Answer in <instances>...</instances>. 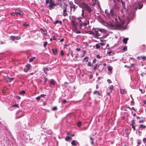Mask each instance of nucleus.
Listing matches in <instances>:
<instances>
[{"label": "nucleus", "instance_id": "052dcab7", "mask_svg": "<svg viewBox=\"0 0 146 146\" xmlns=\"http://www.w3.org/2000/svg\"><path fill=\"white\" fill-rule=\"evenodd\" d=\"M52 39L53 40H56L55 36H52Z\"/></svg>", "mask_w": 146, "mask_h": 146}, {"label": "nucleus", "instance_id": "864d4df0", "mask_svg": "<svg viewBox=\"0 0 146 146\" xmlns=\"http://www.w3.org/2000/svg\"><path fill=\"white\" fill-rule=\"evenodd\" d=\"M96 57L98 59H100L101 57H100V56L99 54H97L96 55Z\"/></svg>", "mask_w": 146, "mask_h": 146}, {"label": "nucleus", "instance_id": "ea45409f", "mask_svg": "<svg viewBox=\"0 0 146 146\" xmlns=\"http://www.w3.org/2000/svg\"><path fill=\"white\" fill-rule=\"evenodd\" d=\"M96 48L97 49H99L100 47V46L98 44H96Z\"/></svg>", "mask_w": 146, "mask_h": 146}, {"label": "nucleus", "instance_id": "6e6552de", "mask_svg": "<svg viewBox=\"0 0 146 146\" xmlns=\"http://www.w3.org/2000/svg\"><path fill=\"white\" fill-rule=\"evenodd\" d=\"M19 114H21L20 116L16 117H15V119H19L23 116V113L22 111L21 110H18L16 113L17 115H18Z\"/></svg>", "mask_w": 146, "mask_h": 146}, {"label": "nucleus", "instance_id": "473e14b6", "mask_svg": "<svg viewBox=\"0 0 146 146\" xmlns=\"http://www.w3.org/2000/svg\"><path fill=\"white\" fill-rule=\"evenodd\" d=\"M88 66H89L92 67L93 66V65L90 62H89L88 63Z\"/></svg>", "mask_w": 146, "mask_h": 146}, {"label": "nucleus", "instance_id": "4d7b16f0", "mask_svg": "<svg viewBox=\"0 0 146 146\" xmlns=\"http://www.w3.org/2000/svg\"><path fill=\"white\" fill-rule=\"evenodd\" d=\"M143 141L144 143H146V138H143Z\"/></svg>", "mask_w": 146, "mask_h": 146}, {"label": "nucleus", "instance_id": "dca6fc26", "mask_svg": "<svg viewBox=\"0 0 146 146\" xmlns=\"http://www.w3.org/2000/svg\"><path fill=\"white\" fill-rule=\"evenodd\" d=\"M73 28L74 29V32L78 34H80L81 33V32L80 31H79L77 30V27H73Z\"/></svg>", "mask_w": 146, "mask_h": 146}, {"label": "nucleus", "instance_id": "bf43d9fd", "mask_svg": "<svg viewBox=\"0 0 146 146\" xmlns=\"http://www.w3.org/2000/svg\"><path fill=\"white\" fill-rule=\"evenodd\" d=\"M135 65V64H132L131 65V66H130V68H131L132 67L134 66Z\"/></svg>", "mask_w": 146, "mask_h": 146}, {"label": "nucleus", "instance_id": "a211bd4d", "mask_svg": "<svg viewBox=\"0 0 146 146\" xmlns=\"http://www.w3.org/2000/svg\"><path fill=\"white\" fill-rule=\"evenodd\" d=\"M71 144L72 145L74 146H76L77 145L76 141L75 140H73L72 141Z\"/></svg>", "mask_w": 146, "mask_h": 146}, {"label": "nucleus", "instance_id": "2eb2a0df", "mask_svg": "<svg viewBox=\"0 0 146 146\" xmlns=\"http://www.w3.org/2000/svg\"><path fill=\"white\" fill-rule=\"evenodd\" d=\"M120 93L122 94H125L126 93V91L124 89H120Z\"/></svg>", "mask_w": 146, "mask_h": 146}, {"label": "nucleus", "instance_id": "20e7f679", "mask_svg": "<svg viewBox=\"0 0 146 146\" xmlns=\"http://www.w3.org/2000/svg\"><path fill=\"white\" fill-rule=\"evenodd\" d=\"M125 22L123 20L119 22V23H117L115 25V29L118 30H121L123 27Z\"/></svg>", "mask_w": 146, "mask_h": 146}, {"label": "nucleus", "instance_id": "39448f33", "mask_svg": "<svg viewBox=\"0 0 146 146\" xmlns=\"http://www.w3.org/2000/svg\"><path fill=\"white\" fill-rule=\"evenodd\" d=\"M68 5H66L65 3H64V5L63 6L64 10L63 11V15L64 17H66L68 16V13H67V8Z\"/></svg>", "mask_w": 146, "mask_h": 146}, {"label": "nucleus", "instance_id": "5fc2aeb1", "mask_svg": "<svg viewBox=\"0 0 146 146\" xmlns=\"http://www.w3.org/2000/svg\"><path fill=\"white\" fill-rule=\"evenodd\" d=\"M13 107H17L18 108H19V106L17 104H15L13 105Z\"/></svg>", "mask_w": 146, "mask_h": 146}, {"label": "nucleus", "instance_id": "c85d7f7f", "mask_svg": "<svg viewBox=\"0 0 146 146\" xmlns=\"http://www.w3.org/2000/svg\"><path fill=\"white\" fill-rule=\"evenodd\" d=\"M109 89L111 91V92L113 90V85H110L109 86Z\"/></svg>", "mask_w": 146, "mask_h": 146}, {"label": "nucleus", "instance_id": "49530a36", "mask_svg": "<svg viewBox=\"0 0 146 146\" xmlns=\"http://www.w3.org/2000/svg\"><path fill=\"white\" fill-rule=\"evenodd\" d=\"M131 126H132V128L133 129V131H135L136 130V129H135V127L134 125H131Z\"/></svg>", "mask_w": 146, "mask_h": 146}, {"label": "nucleus", "instance_id": "4c0bfd02", "mask_svg": "<svg viewBox=\"0 0 146 146\" xmlns=\"http://www.w3.org/2000/svg\"><path fill=\"white\" fill-rule=\"evenodd\" d=\"M25 91L24 90L20 92V94L21 95L24 94H25Z\"/></svg>", "mask_w": 146, "mask_h": 146}, {"label": "nucleus", "instance_id": "0e129e2a", "mask_svg": "<svg viewBox=\"0 0 146 146\" xmlns=\"http://www.w3.org/2000/svg\"><path fill=\"white\" fill-rule=\"evenodd\" d=\"M124 67H125V68H130V66H128L127 65H125V66H124Z\"/></svg>", "mask_w": 146, "mask_h": 146}, {"label": "nucleus", "instance_id": "f257e3e1", "mask_svg": "<svg viewBox=\"0 0 146 146\" xmlns=\"http://www.w3.org/2000/svg\"><path fill=\"white\" fill-rule=\"evenodd\" d=\"M45 3L46 4L49 3L48 5L49 9L50 10H52L54 9V7L56 6L57 4L54 3V1L52 0H46Z\"/></svg>", "mask_w": 146, "mask_h": 146}, {"label": "nucleus", "instance_id": "37998d69", "mask_svg": "<svg viewBox=\"0 0 146 146\" xmlns=\"http://www.w3.org/2000/svg\"><path fill=\"white\" fill-rule=\"evenodd\" d=\"M64 53L63 50H61L60 51V54L61 56H63L64 55Z\"/></svg>", "mask_w": 146, "mask_h": 146}, {"label": "nucleus", "instance_id": "680f3d73", "mask_svg": "<svg viewBox=\"0 0 146 146\" xmlns=\"http://www.w3.org/2000/svg\"><path fill=\"white\" fill-rule=\"evenodd\" d=\"M139 9H141L142 7H143V6L142 5H141L140 4H139Z\"/></svg>", "mask_w": 146, "mask_h": 146}, {"label": "nucleus", "instance_id": "4be33fe9", "mask_svg": "<svg viewBox=\"0 0 146 146\" xmlns=\"http://www.w3.org/2000/svg\"><path fill=\"white\" fill-rule=\"evenodd\" d=\"M55 82L53 79H51L50 80V83L51 84L54 85Z\"/></svg>", "mask_w": 146, "mask_h": 146}, {"label": "nucleus", "instance_id": "f704fd0d", "mask_svg": "<svg viewBox=\"0 0 146 146\" xmlns=\"http://www.w3.org/2000/svg\"><path fill=\"white\" fill-rule=\"evenodd\" d=\"M108 70L110 72L112 70V68L110 66H108Z\"/></svg>", "mask_w": 146, "mask_h": 146}, {"label": "nucleus", "instance_id": "0eeeda50", "mask_svg": "<svg viewBox=\"0 0 146 146\" xmlns=\"http://www.w3.org/2000/svg\"><path fill=\"white\" fill-rule=\"evenodd\" d=\"M114 17L115 22L116 23H119V22L122 21L118 15H115Z\"/></svg>", "mask_w": 146, "mask_h": 146}, {"label": "nucleus", "instance_id": "c03bdc74", "mask_svg": "<svg viewBox=\"0 0 146 146\" xmlns=\"http://www.w3.org/2000/svg\"><path fill=\"white\" fill-rule=\"evenodd\" d=\"M145 121V120H139V123H143L144 121Z\"/></svg>", "mask_w": 146, "mask_h": 146}, {"label": "nucleus", "instance_id": "bb28decb", "mask_svg": "<svg viewBox=\"0 0 146 146\" xmlns=\"http://www.w3.org/2000/svg\"><path fill=\"white\" fill-rule=\"evenodd\" d=\"M141 58L143 59V60H145L146 59V57L145 56H141V57H138L137 58V59H140V58Z\"/></svg>", "mask_w": 146, "mask_h": 146}, {"label": "nucleus", "instance_id": "58836bf2", "mask_svg": "<svg viewBox=\"0 0 146 146\" xmlns=\"http://www.w3.org/2000/svg\"><path fill=\"white\" fill-rule=\"evenodd\" d=\"M70 52L71 55L72 56V57H73L74 56V54H73V51H72V50H71V51H70Z\"/></svg>", "mask_w": 146, "mask_h": 146}, {"label": "nucleus", "instance_id": "b1692460", "mask_svg": "<svg viewBox=\"0 0 146 146\" xmlns=\"http://www.w3.org/2000/svg\"><path fill=\"white\" fill-rule=\"evenodd\" d=\"M15 13H16V16H17V15L18 14L19 15H21L23 16L24 14L23 13V12H15Z\"/></svg>", "mask_w": 146, "mask_h": 146}, {"label": "nucleus", "instance_id": "79ce46f5", "mask_svg": "<svg viewBox=\"0 0 146 146\" xmlns=\"http://www.w3.org/2000/svg\"><path fill=\"white\" fill-rule=\"evenodd\" d=\"M47 44V42H44V44H43V46L44 47H45Z\"/></svg>", "mask_w": 146, "mask_h": 146}, {"label": "nucleus", "instance_id": "a18cd8bd", "mask_svg": "<svg viewBox=\"0 0 146 146\" xmlns=\"http://www.w3.org/2000/svg\"><path fill=\"white\" fill-rule=\"evenodd\" d=\"M57 110V108L56 106L53 107L52 109V110L53 111L56 110Z\"/></svg>", "mask_w": 146, "mask_h": 146}, {"label": "nucleus", "instance_id": "de8ad7c7", "mask_svg": "<svg viewBox=\"0 0 146 146\" xmlns=\"http://www.w3.org/2000/svg\"><path fill=\"white\" fill-rule=\"evenodd\" d=\"M107 81L109 83V84H110L112 83L110 79H107Z\"/></svg>", "mask_w": 146, "mask_h": 146}, {"label": "nucleus", "instance_id": "6ab92c4d", "mask_svg": "<svg viewBox=\"0 0 146 146\" xmlns=\"http://www.w3.org/2000/svg\"><path fill=\"white\" fill-rule=\"evenodd\" d=\"M93 93V94L94 95L96 94H97V95L98 96L101 95V94H100V93L97 90H95L94 92Z\"/></svg>", "mask_w": 146, "mask_h": 146}, {"label": "nucleus", "instance_id": "774afa93", "mask_svg": "<svg viewBox=\"0 0 146 146\" xmlns=\"http://www.w3.org/2000/svg\"><path fill=\"white\" fill-rule=\"evenodd\" d=\"M64 40V39L63 38H62L60 40V41L61 42H63Z\"/></svg>", "mask_w": 146, "mask_h": 146}, {"label": "nucleus", "instance_id": "603ef678", "mask_svg": "<svg viewBox=\"0 0 146 146\" xmlns=\"http://www.w3.org/2000/svg\"><path fill=\"white\" fill-rule=\"evenodd\" d=\"M98 65L97 64H96V66L94 67V70H96L97 69V68L98 67Z\"/></svg>", "mask_w": 146, "mask_h": 146}, {"label": "nucleus", "instance_id": "aec40b11", "mask_svg": "<svg viewBox=\"0 0 146 146\" xmlns=\"http://www.w3.org/2000/svg\"><path fill=\"white\" fill-rule=\"evenodd\" d=\"M121 1L122 3V7L124 9H125V2H123L122 0H121Z\"/></svg>", "mask_w": 146, "mask_h": 146}, {"label": "nucleus", "instance_id": "423d86ee", "mask_svg": "<svg viewBox=\"0 0 146 146\" xmlns=\"http://www.w3.org/2000/svg\"><path fill=\"white\" fill-rule=\"evenodd\" d=\"M95 33H94L93 36L95 38H102V37L100 35L98 32L97 31H95Z\"/></svg>", "mask_w": 146, "mask_h": 146}, {"label": "nucleus", "instance_id": "412c9836", "mask_svg": "<svg viewBox=\"0 0 146 146\" xmlns=\"http://www.w3.org/2000/svg\"><path fill=\"white\" fill-rule=\"evenodd\" d=\"M52 50L54 54H56L57 53V50L56 49L52 48Z\"/></svg>", "mask_w": 146, "mask_h": 146}, {"label": "nucleus", "instance_id": "6e6d98bb", "mask_svg": "<svg viewBox=\"0 0 146 146\" xmlns=\"http://www.w3.org/2000/svg\"><path fill=\"white\" fill-rule=\"evenodd\" d=\"M16 15V13L15 12L14 13H11V15L12 16H15V15Z\"/></svg>", "mask_w": 146, "mask_h": 146}, {"label": "nucleus", "instance_id": "3c124183", "mask_svg": "<svg viewBox=\"0 0 146 146\" xmlns=\"http://www.w3.org/2000/svg\"><path fill=\"white\" fill-rule=\"evenodd\" d=\"M36 99L38 101H39L40 100V96L37 97H36Z\"/></svg>", "mask_w": 146, "mask_h": 146}, {"label": "nucleus", "instance_id": "393cba45", "mask_svg": "<svg viewBox=\"0 0 146 146\" xmlns=\"http://www.w3.org/2000/svg\"><path fill=\"white\" fill-rule=\"evenodd\" d=\"M128 39L127 38H124L123 39V41L125 44H126L127 43V41Z\"/></svg>", "mask_w": 146, "mask_h": 146}, {"label": "nucleus", "instance_id": "f03ea898", "mask_svg": "<svg viewBox=\"0 0 146 146\" xmlns=\"http://www.w3.org/2000/svg\"><path fill=\"white\" fill-rule=\"evenodd\" d=\"M82 6L83 9H86L90 13H91L92 10L91 8L88 5L84 2L82 3Z\"/></svg>", "mask_w": 146, "mask_h": 146}, {"label": "nucleus", "instance_id": "5701e85b", "mask_svg": "<svg viewBox=\"0 0 146 146\" xmlns=\"http://www.w3.org/2000/svg\"><path fill=\"white\" fill-rule=\"evenodd\" d=\"M76 19L79 23H82V19H83L82 17H78L76 18Z\"/></svg>", "mask_w": 146, "mask_h": 146}, {"label": "nucleus", "instance_id": "c756f323", "mask_svg": "<svg viewBox=\"0 0 146 146\" xmlns=\"http://www.w3.org/2000/svg\"><path fill=\"white\" fill-rule=\"evenodd\" d=\"M135 124V121L133 119L131 121V124H130V125H134Z\"/></svg>", "mask_w": 146, "mask_h": 146}, {"label": "nucleus", "instance_id": "a878e982", "mask_svg": "<svg viewBox=\"0 0 146 146\" xmlns=\"http://www.w3.org/2000/svg\"><path fill=\"white\" fill-rule=\"evenodd\" d=\"M108 53L110 56H113L114 54V53L112 52L111 51H110L109 52H108Z\"/></svg>", "mask_w": 146, "mask_h": 146}, {"label": "nucleus", "instance_id": "9b49d317", "mask_svg": "<svg viewBox=\"0 0 146 146\" xmlns=\"http://www.w3.org/2000/svg\"><path fill=\"white\" fill-rule=\"evenodd\" d=\"M31 67V65L30 64H28L26 66V68L24 69V71L25 72H27L29 70Z\"/></svg>", "mask_w": 146, "mask_h": 146}, {"label": "nucleus", "instance_id": "2f4dec72", "mask_svg": "<svg viewBox=\"0 0 146 146\" xmlns=\"http://www.w3.org/2000/svg\"><path fill=\"white\" fill-rule=\"evenodd\" d=\"M71 138V137L69 136H66L65 138V140L66 141H68Z\"/></svg>", "mask_w": 146, "mask_h": 146}, {"label": "nucleus", "instance_id": "e2e57ef3", "mask_svg": "<svg viewBox=\"0 0 146 146\" xmlns=\"http://www.w3.org/2000/svg\"><path fill=\"white\" fill-rule=\"evenodd\" d=\"M23 25L24 26L26 27V28L28 26H29L28 24H27L25 23Z\"/></svg>", "mask_w": 146, "mask_h": 146}, {"label": "nucleus", "instance_id": "1a4fd4ad", "mask_svg": "<svg viewBox=\"0 0 146 146\" xmlns=\"http://www.w3.org/2000/svg\"><path fill=\"white\" fill-rule=\"evenodd\" d=\"M89 23V21L86 20V21L85 22L81 23L79 25V27L80 28H81L83 26L85 27L87 25H88Z\"/></svg>", "mask_w": 146, "mask_h": 146}, {"label": "nucleus", "instance_id": "338daca9", "mask_svg": "<svg viewBox=\"0 0 146 146\" xmlns=\"http://www.w3.org/2000/svg\"><path fill=\"white\" fill-rule=\"evenodd\" d=\"M88 59V56H86L84 58V60H87Z\"/></svg>", "mask_w": 146, "mask_h": 146}, {"label": "nucleus", "instance_id": "e433bc0d", "mask_svg": "<svg viewBox=\"0 0 146 146\" xmlns=\"http://www.w3.org/2000/svg\"><path fill=\"white\" fill-rule=\"evenodd\" d=\"M77 124L78 126L79 127H81V126L82 125L80 121H79V122H78Z\"/></svg>", "mask_w": 146, "mask_h": 146}, {"label": "nucleus", "instance_id": "4468645a", "mask_svg": "<svg viewBox=\"0 0 146 146\" xmlns=\"http://www.w3.org/2000/svg\"><path fill=\"white\" fill-rule=\"evenodd\" d=\"M139 128L141 130L145 129L146 128V126L143 124H140L139 125Z\"/></svg>", "mask_w": 146, "mask_h": 146}, {"label": "nucleus", "instance_id": "f3484780", "mask_svg": "<svg viewBox=\"0 0 146 146\" xmlns=\"http://www.w3.org/2000/svg\"><path fill=\"white\" fill-rule=\"evenodd\" d=\"M58 23H59L60 25H61L62 24V22L61 21L56 20L54 23V24H56Z\"/></svg>", "mask_w": 146, "mask_h": 146}, {"label": "nucleus", "instance_id": "69168bd1", "mask_svg": "<svg viewBox=\"0 0 146 146\" xmlns=\"http://www.w3.org/2000/svg\"><path fill=\"white\" fill-rule=\"evenodd\" d=\"M96 59H95L93 61V63H96Z\"/></svg>", "mask_w": 146, "mask_h": 146}, {"label": "nucleus", "instance_id": "7ed1b4c3", "mask_svg": "<svg viewBox=\"0 0 146 146\" xmlns=\"http://www.w3.org/2000/svg\"><path fill=\"white\" fill-rule=\"evenodd\" d=\"M71 23L73 28L76 27H77L78 26V23L74 16H73L72 17V19L71 20Z\"/></svg>", "mask_w": 146, "mask_h": 146}, {"label": "nucleus", "instance_id": "9d476101", "mask_svg": "<svg viewBox=\"0 0 146 146\" xmlns=\"http://www.w3.org/2000/svg\"><path fill=\"white\" fill-rule=\"evenodd\" d=\"M10 38L13 41H14L15 40H19L21 38V37L19 36H11Z\"/></svg>", "mask_w": 146, "mask_h": 146}, {"label": "nucleus", "instance_id": "72a5a7b5", "mask_svg": "<svg viewBox=\"0 0 146 146\" xmlns=\"http://www.w3.org/2000/svg\"><path fill=\"white\" fill-rule=\"evenodd\" d=\"M86 32L89 34L92 35L93 36L94 33L93 32L91 31H90L88 32Z\"/></svg>", "mask_w": 146, "mask_h": 146}, {"label": "nucleus", "instance_id": "ddd939ff", "mask_svg": "<svg viewBox=\"0 0 146 146\" xmlns=\"http://www.w3.org/2000/svg\"><path fill=\"white\" fill-rule=\"evenodd\" d=\"M40 30L42 34H44L45 35H47V32L46 29L44 28L40 29Z\"/></svg>", "mask_w": 146, "mask_h": 146}, {"label": "nucleus", "instance_id": "13d9d810", "mask_svg": "<svg viewBox=\"0 0 146 146\" xmlns=\"http://www.w3.org/2000/svg\"><path fill=\"white\" fill-rule=\"evenodd\" d=\"M46 96V95H44V94H41L40 96V97H44L45 96Z\"/></svg>", "mask_w": 146, "mask_h": 146}, {"label": "nucleus", "instance_id": "a19ab883", "mask_svg": "<svg viewBox=\"0 0 146 146\" xmlns=\"http://www.w3.org/2000/svg\"><path fill=\"white\" fill-rule=\"evenodd\" d=\"M44 84H45L46 83V82L48 80V79L46 78L45 77L44 78Z\"/></svg>", "mask_w": 146, "mask_h": 146}, {"label": "nucleus", "instance_id": "cd10ccee", "mask_svg": "<svg viewBox=\"0 0 146 146\" xmlns=\"http://www.w3.org/2000/svg\"><path fill=\"white\" fill-rule=\"evenodd\" d=\"M35 58V57H32L29 59V61L30 62H32L33 60H34Z\"/></svg>", "mask_w": 146, "mask_h": 146}, {"label": "nucleus", "instance_id": "09e8293b", "mask_svg": "<svg viewBox=\"0 0 146 146\" xmlns=\"http://www.w3.org/2000/svg\"><path fill=\"white\" fill-rule=\"evenodd\" d=\"M127 46H125L124 47V48H123V49H122V50H123V51H124V50H127Z\"/></svg>", "mask_w": 146, "mask_h": 146}, {"label": "nucleus", "instance_id": "c9c22d12", "mask_svg": "<svg viewBox=\"0 0 146 146\" xmlns=\"http://www.w3.org/2000/svg\"><path fill=\"white\" fill-rule=\"evenodd\" d=\"M43 69L44 72L48 71L49 70V69L47 68H44Z\"/></svg>", "mask_w": 146, "mask_h": 146}, {"label": "nucleus", "instance_id": "f8f14e48", "mask_svg": "<svg viewBox=\"0 0 146 146\" xmlns=\"http://www.w3.org/2000/svg\"><path fill=\"white\" fill-rule=\"evenodd\" d=\"M77 7V6H76L75 5L73 4L72 5H71L70 7V12L72 11V9H73V11L74 12Z\"/></svg>", "mask_w": 146, "mask_h": 146}, {"label": "nucleus", "instance_id": "8fccbe9b", "mask_svg": "<svg viewBox=\"0 0 146 146\" xmlns=\"http://www.w3.org/2000/svg\"><path fill=\"white\" fill-rule=\"evenodd\" d=\"M67 101L65 99H64L62 102V104H65L66 102Z\"/></svg>", "mask_w": 146, "mask_h": 146}, {"label": "nucleus", "instance_id": "7c9ffc66", "mask_svg": "<svg viewBox=\"0 0 146 146\" xmlns=\"http://www.w3.org/2000/svg\"><path fill=\"white\" fill-rule=\"evenodd\" d=\"M110 15L113 16V10L111 9L110 11Z\"/></svg>", "mask_w": 146, "mask_h": 146}]
</instances>
